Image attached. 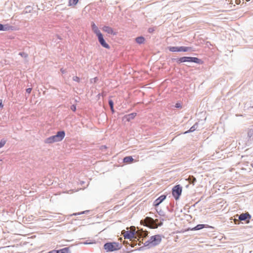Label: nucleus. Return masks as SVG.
I'll return each mask as SVG.
<instances>
[{
    "mask_svg": "<svg viewBox=\"0 0 253 253\" xmlns=\"http://www.w3.org/2000/svg\"><path fill=\"white\" fill-rule=\"evenodd\" d=\"M65 135V131L63 130L59 131L56 135L50 136L46 138L44 142L45 143L51 144L53 142H59L63 140Z\"/></svg>",
    "mask_w": 253,
    "mask_h": 253,
    "instance_id": "obj_1",
    "label": "nucleus"
},
{
    "mask_svg": "<svg viewBox=\"0 0 253 253\" xmlns=\"http://www.w3.org/2000/svg\"><path fill=\"white\" fill-rule=\"evenodd\" d=\"M172 61L173 62H176L178 64H180L182 62H194L197 64H201L203 63V61L197 57H188L184 56L179 58H172Z\"/></svg>",
    "mask_w": 253,
    "mask_h": 253,
    "instance_id": "obj_2",
    "label": "nucleus"
},
{
    "mask_svg": "<svg viewBox=\"0 0 253 253\" xmlns=\"http://www.w3.org/2000/svg\"><path fill=\"white\" fill-rule=\"evenodd\" d=\"M162 241V237L160 235H155L150 237V239L146 241L144 243L145 247L148 248L156 246L159 245Z\"/></svg>",
    "mask_w": 253,
    "mask_h": 253,
    "instance_id": "obj_3",
    "label": "nucleus"
},
{
    "mask_svg": "<svg viewBox=\"0 0 253 253\" xmlns=\"http://www.w3.org/2000/svg\"><path fill=\"white\" fill-rule=\"evenodd\" d=\"M122 246L118 242H108L104 245V249L107 252H112L121 249Z\"/></svg>",
    "mask_w": 253,
    "mask_h": 253,
    "instance_id": "obj_4",
    "label": "nucleus"
},
{
    "mask_svg": "<svg viewBox=\"0 0 253 253\" xmlns=\"http://www.w3.org/2000/svg\"><path fill=\"white\" fill-rule=\"evenodd\" d=\"M169 49L171 52H187L194 51L192 47L187 46H169Z\"/></svg>",
    "mask_w": 253,
    "mask_h": 253,
    "instance_id": "obj_5",
    "label": "nucleus"
},
{
    "mask_svg": "<svg viewBox=\"0 0 253 253\" xmlns=\"http://www.w3.org/2000/svg\"><path fill=\"white\" fill-rule=\"evenodd\" d=\"M182 190V186L178 184L174 186L172 189V195L176 200L179 199Z\"/></svg>",
    "mask_w": 253,
    "mask_h": 253,
    "instance_id": "obj_6",
    "label": "nucleus"
},
{
    "mask_svg": "<svg viewBox=\"0 0 253 253\" xmlns=\"http://www.w3.org/2000/svg\"><path fill=\"white\" fill-rule=\"evenodd\" d=\"M229 2L227 3V6L226 7L229 9V10H235L239 8V6H236L241 4V1H228Z\"/></svg>",
    "mask_w": 253,
    "mask_h": 253,
    "instance_id": "obj_7",
    "label": "nucleus"
},
{
    "mask_svg": "<svg viewBox=\"0 0 253 253\" xmlns=\"http://www.w3.org/2000/svg\"><path fill=\"white\" fill-rule=\"evenodd\" d=\"M141 222H145L146 226H149L151 228L155 229L158 228V225H154V219L150 217H146L144 221L141 220Z\"/></svg>",
    "mask_w": 253,
    "mask_h": 253,
    "instance_id": "obj_8",
    "label": "nucleus"
},
{
    "mask_svg": "<svg viewBox=\"0 0 253 253\" xmlns=\"http://www.w3.org/2000/svg\"><path fill=\"white\" fill-rule=\"evenodd\" d=\"M97 37L98 42L102 46L107 49L110 48V46L108 43L106 42L102 34H99V35L97 36Z\"/></svg>",
    "mask_w": 253,
    "mask_h": 253,
    "instance_id": "obj_9",
    "label": "nucleus"
},
{
    "mask_svg": "<svg viewBox=\"0 0 253 253\" xmlns=\"http://www.w3.org/2000/svg\"><path fill=\"white\" fill-rule=\"evenodd\" d=\"M122 234L124 235L125 239H130L134 237V232L131 231H125L123 230L122 231Z\"/></svg>",
    "mask_w": 253,
    "mask_h": 253,
    "instance_id": "obj_10",
    "label": "nucleus"
},
{
    "mask_svg": "<svg viewBox=\"0 0 253 253\" xmlns=\"http://www.w3.org/2000/svg\"><path fill=\"white\" fill-rule=\"evenodd\" d=\"M167 196L165 195H162L156 199L153 203L154 206L155 207H158L161 203H162L166 198Z\"/></svg>",
    "mask_w": 253,
    "mask_h": 253,
    "instance_id": "obj_11",
    "label": "nucleus"
},
{
    "mask_svg": "<svg viewBox=\"0 0 253 253\" xmlns=\"http://www.w3.org/2000/svg\"><path fill=\"white\" fill-rule=\"evenodd\" d=\"M238 216V219L240 221H246L247 219L249 220L251 218V215L248 213H243L240 215H237Z\"/></svg>",
    "mask_w": 253,
    "mask_h": 253,
    "instance_id": "obj_12",
    "label": "nucleus"
},
{
    "mask_svg": "<svg viewBox=\"0 0 253 253\" xmlns=\"http://www.w3.org/2000/svg\"><path fill=\"white\" fill-rule=\"evenodd\" d=\"M102 30L109 34H111V35H117V33L114 32L113 29L110 27H109V26H104L103 28H102Z\"/></svg>",
    "mask_w": 253,
    "mask_h": 253,
    "instance_id": "obj_13",
    "label": "nucleus"
},
{
    "mask_svg": "<svg viewBox=\"0 0 253 253\" xmlns=\"http://www.w3.org/2000/svg\"><path fill=\"white\" fill-rule=\"evenodd\" d=\"M136 115V113H132L128 115H126L123 117V120H126V121L129 122L130 120L133 119Z\"/></svg>",
    "mask_w": 253,
    "mask_h": 253,
    "instance_id": "obj_14",
    "label": "nucleus"
},
{
    "mask_svg": "<svg viewBox=\"0 0 253 253\" xmlns=\"http://www.w3.org/2000/svg\"><path fill=\"white\" fill-rule=\"evenodd\" d=\"M210 226L208 224H198L194 227L192 230H199L204 228H208Z\"/></svg>",
    "mask_w": 253,
    "mask_h": 253,
    "instance_id": "obj_15",
    "label": "nucleus"
},
{
    "mask_svg": "<svg viewBox=\"0 0 253 253\" xmlns=\"http://www.w3.org/2000/svg\"><path fill=\"white\" fill-rule=\"evenodd\" d=\"M91 27L92 31L96 34V36L99 35V34H102L100 30L98 29V27L95 25V24L94 23H92Z\"/></svg>",
    "mask_w": 253,
    "mask_h": 253,
    "instance_id": "obj_16",
    "label": "nucleus"
},
{
    "mask_svg": "<svg viewBox=\"0 0 253 253\" xmlns=\"http://www.w3.org/2000/svg\"><path fill=\"white\" fill-rule=\"evenodd\" d=\"M248 137L250 140H253V126L248 129Z\"/></svg>",
    "mask_w": 253,
    "mask_h": 253,
    "instance_id": "obj_17",
    "label": "nucleus"
},
{
    "mask_svg": "<svg viewBox=\"0 0 253 253\" xmlns=\"http://www.w3.org/2000/svg\"><path fill=\"white\" fill-rule=\"evenodd\" d=\"M53 251L55 252L53 253H70L69 248H64L59 250H53Z\"/></svg>",
    "mask_w": 253,
    "mask_h": 253,
    "instance_id": "obj_18",
    "label": "nucleus"
},
{
    "mask_svg": "<svg viewBox=\"0 0 253 253\" xmlns=\"http://www.w3.org/2000/svg\"><path fill=\"white\" fill-rule=\"evenodd\" d=\"M134 161V159L131 156L125 157L123 159V162L125 163H130Z\"/></svg>",
    "mask_w": 253,
    "mask_h": 253,
    "instance_id": "obj_19",
    "label": "nucleus"
},
{
    "mask_svg": "<svg viewBox=\"0 0 253 253\" xmlns=\"http://www.w3.org/2000/svg\"><path fill=\"white\" fill-rule=\"evenodd\" d=\"M3 27L1 28V29H0V31H6L10 30H12V26H10L8 24L3 25Z\"/></svg>",
    "mask_w": 253,
    "mask_h": 253,
    "instance_id": "obj_20",
    "label": "nucleus"
},
{
    "mask_svg": "<svg viewBox=\"0 0 253 253\" xmlns=\"http://www.w3.org/2000/svg\"><path fill=\"white\" fill-rule=\"evenodd\" d=\"M197 127H198V123H196L192 127H191L188 130L185 132L184 133L192 132L195 131L197 129Z\"/></svg>",
    "mask_w": 253,
    "mask_h": 253,
    "instance_id": "obj_21",
    "label": "nucleus"
},
{
    "mask_svg": "<svg viewBox=\"0 0 253 253\" xmlns=\"http://www.w3.org/2000/svg\"><path fill=\"white\" fill-rule=\"evenodd\" d=\"M135 41L137 43H138L139 44H142L145 41V39L143 37L140 36V37H138L136 38L135 39Z\"/></svg>",
    "mask_w": 253,
    "mask_h": 253,
    "instance_id": "obj_22",
    "label": "nucleus"
},
{
    "mask_svg": "<svg viewBox=\"0 0 253 253\" xmlns=\"http://www.w3.org/2000/svg\"><path fill=\"white\" fill-rule=\"evenodd\" d=\"M188 180L190 184H192L193 185H194L195 182H196V179L195 177L193 176H189Z\"/></svg>",
    "mask_w": 253,
    "mask_h": 253,
    "instance_id": "obj_23",
    "label": "nucleus"
},
{
    "mask_svg": "<svg viewBox=\"0 0 253 253\" xmlns=\"http://www.w3.org/2000/svg\"><path fill=\"white\" fill-rule=\"evenodd\" d=\"M108 103L112 112H114V102L113 100L111 99L109 100Z\"/></svg>",
    "mask_w": 253,
    "mask_h": 253,
    "instance_id": "obj_24",
    "label": "nucleus"
},
{
    "mask_svg": "<svg viewBox=\"0 0 253 253\" xmlns=\"http://www.w3.org/2000/svg\"><path fill=\"white\" fill-rule=\"evenodd\" d=\"M32 10H33V8L31 6H27L25 7V13H29V12H31Z\"/></svg>",
    "mask_w": 253,
    "mask_h": 253,
    "instance_id": "obj_25",
    "label": "nucleus"
},
{
    "mask_svg": "<svg viewBox=\"0 0 253 253\" xmlns=\"http://www.w3.org/2000/svg\"><path fill=\"white\" fill-rule=\"evenodd\" d=\"M6 140L4 139H2L0 141V148H2L6 144Z\"/></svg>",
    "mask_w": 253,
    "mask_h": 253,
    "instance_id": "obj_26",
    "label": "nucleus"
},
{
    "mask_svg": "<svg viewBox=\"0 0 253 253\" xmlns=\"http://www.w3.org/2000/svg\"><path fill=\"white\" fill-rule=\"evenodd\" d=\"M79 1H69V6H75L76 5Z\"/></svg>",
    "mask_w": 253,
    "mask_h": 253,
    "instance_id": "obj_27",
    "label": "nucleus"
},
{
    "mask_svg": "<svg viewBox=\"0 0 253 253\" xmlns=\"http://www.w3.org/2000/svg\"><path fill=\"white\" fill-rule=\"evenodd\" d=\"M19 54L24 58H26L28 56V54L24 52H21Z\"/></svg>",
    "mask_w": 253,
    "mask_h": 253,
    "instance_id": "obj_28",
    "label": "nucleus"
},
{
    "mask_svg": "<svg viewBox=\"0 0 253 253\" xmlns=\"http://www.w3.org/2000/svg\"><path fill=\"white\" fill-rule=\"evenodd\" d=\"M73 81H74L75 82H80V78L78 77H77V76L73 77Z\"/></svg>",
    "mask_w": 253,
    "mask_h": 253,
    "instance_id": "obj_29",
    "label": "nucleus"
},
{
    "mask_svg": "<svg viewBox=\"0 0 253 253\" xmlns=\"http://www.w3.org/2000/svg\"><path fill=\"white\" fill-rule=\"evenodd\" d=\"M71 109L75 112L76 110V107L75 105H72L71 106Z\"/></svg>",
    "mask_w": 253,
    "mask_h": 253,
    "instance_id": "obj_30",
    "label": "nucleus"
},
{
    "mask_svg": "<svg viewBox=\"0 0 253 253\" xmlns=\"http://www.w3.org/2000/svg\"><path fill=\"white\" fill-rule=\"evenodd\" d=\"M154 29L153 28H149L148 30V31L149 33H152L154 31Z\"/></svg>",
    "mask_w": 253,
    "mask_h": 253,
    "instance_id": "obj_31",
    "label": "nucleus"
},
{
    "mask_svg": "<svg viewBox=\"0 0 253 253\" xmlns=\"http://www.w3.org/2000/svg\"><path fill=\"white\" fill-rule=\"evenodd\" d=\"M87 211H84L83 212H79V213H74V215H80V214H84V213L85 212H87Z\"/></svg>",
    "mask_w": 253,
    "mask_h": 253,
    "instance_id": "obj_32",
    "label": "nucleus"
},
{
    "mask_svg": "<svg viewBox=\"0 0 253 253\" xmlns=\"http://www.w3.org/2000/svg\"><path fill=\"white\" fill-rule=\"evenodd\" d=\"M32 90V88H28L26 89V92L28 94L30 93Z\"/></svg>",
    "mask_w": 253,
    "mask_h": 253,
    "instance_id": "obj_33",
    "label": "nucleus"
},
{
    "mask_svg": "<svg viewBox=\"0 0 253 253\" xmlns=\"http://www.w3.org/2000/svg\"><path fill=\"white\" fill-rule=\"evenodd\" d=\"M175 107H176V108H180V107H181L180 103H176Z\"/></svg>",
    "mask_w": 253,
    "mask_h": 253,
    "instance_id": "obj_34",
    "label": "nucleus"
},
{
    "mask_svg": "<svg viewBox=\"0 0 253 253\" xmlns=\"http://www.w3.org/2000/svg\"><path fill=\"white\" fill-rule=\"evenodd\" d=\"M158 219H154V225H158Z\"/></svg>",
    "mask_w": 253,
    "mask_h": 253,
    "instance_id": "obj_35",
    "label": "nucleus"
},
{
    "mask_svg": "<svg viewBox=\"0 0 253 253\" xmlns=\"http://www.w3.org/2000/svg\"><path fill=\"white\" fill-rule=\"evenodd\" d=\"M60 71L62 74H64L66 73V70L64 69L63 68H61L60 69Z\"/></svg>",
    "mask_w": 253,
    "mask_h": 253,
    "instance_id": "obj_36",
    "label": "nucleus"
},
{
    "mask_svg": "<svg viewBox=\"0 0 253 253\" xmlns=\"http://www.w3.org/2000/svg\"><path fill=\"white\" fill-rule=\"evenodd\" d=\"M158 213H159V214L161 216H164L165 214L163 213V212L161 210H160V211L159 212H158Z\"/></svg>",
    "mask_w": 253,
    "mask_h": 253,
    "instance_id": "obj_37",
    "label": "nucleus"
},
{
    "mask_svg": "<svg viewBox=\"0 0 253 253\" xmlns=\"http://www.w3.org/2000/svg\"><path fill=\"white\" fill-rule=\"evenodd\" d=\"M163 224V221H160L159 223H158V227L161 226Z\"/></svg>",
    "mask_w": 253,
    "mask_h": 253,
    "instance_id": "obj_38",
    "label": "nucleus"
},
{
    "mask_svg": "<svg viewBox=\"0 0 253 253\" xmlns=\"http://www.w3.org/2000/svg\"><path fill=\"white\" fill-rule=\"evenodd\" d=\"M147 234V233L146 232L143 231V233L142 234V236H146Z\"/></svg>",
    "mask_w": 253,
    "mask_h": 253,
    "instance_id": "obj_39",
    "label": "nucleus"
},
{
    "mask_svg": "<svg viewBox=\"0 0 253 253\" xmlns=\"http://www.w3.org/2000/svg\"><path fill=\"white\" fill-rule=\"evenodd\" d=\"M3 107V104L2 103V101L0 100V108Z\"/></svg>",
    "mask_w": 253,
    "mask_h": 253,
    "instance_id": "obj_40",
    "label": "nucleus"
},
{
    "mask_svg": "<svg viewBox=\"0 0 253 253\" xmlns=\"http://www.w3.org/2000/svg\"><path fill=\"white\" fill-rule=\"evenodd\" d=\"M2 27H3L2 24H0V29H1Z\"/></svg>",
    "mask_w": 253,
    "mask_h": 253,
    "instance_id": "obj_41",
    "label": "nucleus"
},
{
    "mask_svg": "<svg viewBox=\"0 0 253 253\" xmlns=\"http://www.w3.org/2000/svg\"><path fill=\"white\" fill-rule=\"evenodd\" d=\"M244 4V1H243L242 3L241 4V6H242Z\"/></svg>",
    "mask_w": 253,
    "mask_h": 253,
    "instance_id": "obj_42",
    "label": "nucleus"
},
{
    "mask_svg": "<svg viewBox=\"0 0 253 253\" xmlns=\"http://www.w3.org/2000/svg\"><path fill=\"white\" fill-rule=\"evenodd\" d=\"M164 220V219H162L161 221H163Z\"/></svg>",
    "mask_w": 253,
    "mask_h": 253,
    "instance_id": "obj_43",
    "label": "nucleus"
},
{
    "mask_svg": "<svg viewBox=\"0 0 253 253\" xmlns=\"http://www.w3.org/2000/svg\"><path fill=\"white\" fill-rule=\"evenodd\" d=\"M84 244H88V243H85Z\"/></svg>",
    "mask_w": 253,
    "mask_h": 253,
    "instance_id": "obj_44",
    "label": "nucleus"
}]
</instances>
